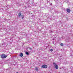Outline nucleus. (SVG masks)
Here are the masks:
<instances>
[{
    "label": "nucleus",
    "instance_id": "nucleus-1",
    "mask_svg": "<svg viewBox=\"0 0 73 73\" xmlns=\"http://www.w3.org/2000/svg\"><path fill=\"white\" fill-rule=\"evenodd\" d=\"M7 56L8 55H5L4 54H3L1 56V58H5L7 57Z\"/></svg>",
    "mask_w": 73,
    "mask_h": 73
},
{
    "label": "nucleus",
    "instance_id": "nucleus-2",
    "mask_svg": "<svg viewBox=\"0 0 73 73\" xmlns=\"http://www.w3.org/2000/svg\"><path fill=\"white\" fill-rule=\"evenodd\" d=\"M42 68H48V66L46 65H44L42 66Z\"/></svg>",
    "mask_w": 73,
    "mask_h": 73
},
{
    "label": "nucleus",
    "instance_id": "nucleus-3",
    "mask_svg": "<svg viewBox=\"0 0 73 73\" xmlns=\"http://www.w3.org/2000/svg\"><path fill=\"white\" fill-rule=\"evenodd\" d=\"M66 11L68 13H70V10L69 9H67Z\"/></svg>",
    "mask_w": 73,
    "mask_h": 73
},
{
    "label": "nucleus",
    "instance_id": "nucleus-4",
    "mask_svg": "<svg viewBox=\"0 0 73 73\" xmlns=\"http://www.w3.org/2000/svg\"><path fill=\"white\" fill-rule=\"evenodd\" d=\"M55 67L56 69H58V65L56 66H55Z\"/></svg>",
    "mask_w": 73,
    "mask_h": 73
},
{
    "label": "nucleus",
    "instance_id": "nucleus-5",
    "mask_svg": "<svg viewBox=\"0 0 73 73\" xmlns=\"http://www.w3.org/2000/svg\"><path fill=\"white\" fill-rule=\"evenodd\" d=\"M20 57H23V54L22 53L20 54Z\"/></svg>",
    "mask_w": 73,
    "mask_h": 73
},
{
    "label": "nucleus",
    "instance_id": "nucleus-6",
    "mask_svg": "<svg viewBox=\"0 0 73 73\" xmlns=\"http://www.w3.org/2000/svg\"><path fill=\"white\" fill-rule=\"evenodd\" d=\"M21 13H20L18 14V16L19 17H20L21 16Z\"/></svg>",
    "mask_w": 73,
    "mask_h": 73
},
{
    "label": "nucleus",
    "instance_id": "nucleus-7",
    "mask_svg": "<svg viewBox=\"0 0 73 73\" xmlns=\"http://www.w3.org/2000/svg\"><path fill=\"white\" fill-rule=\"evenodd\" d=\"M53 65H54V66H56L57 65V64H56V62H53Z\"/></svg>",
    "mask_w": 73,
    "mask_h": 73
},
{
    "label": "nucleus",
    "instance_id": "nucleus-8",
    "mask_svg": "<svg viewBox=\"0 0 73 73\" xmlns=\"http://www.w3.org/2000/svg\"><path fill=\"white\" fill-rule=\"evenodd\" d=\"M35 70H36L37 71H38V68H37L36 67L35 68Z\"/></svg>",
    "mask_w": 73,
    "mask_h": 73
},
{
    "label": "nucleus",
    "instance_id": "nucleus-9",
    "mask_svg": "<svg viewBox=\"0 0 73 73\" xmlns=\"http://www.w3.org/2000/svg\"><path fill=\"white\" fill-rule=\"evenodd\" d=\"M21 17L22 19H24V16L23 15H21Z\"/></svg>",
    "mask_w": 73,
    "mask_h": 73
},
{
    "label": "nucleus",
    "instance_id": "nucleus-10",
    "mask_svg": "<svg viewBox=\"0 0 73 73\" xmlns=\"http://www.w3.org/2000/svg\"><path fill=\"white\" fill-rule=\"evenodd\" d=\"M26 54H27V55H29V53L28 52H26Z\"/></svg>",
    "mask_w": 73,
    "mask_h": 73
},
{
    "label": "nucleus",
    "instance_id": "nucleus-11",
    "mask_svg": "<svg viewBox=\"0 0 73 73\" xmlns=\"http://www.w3.org/2000/svg\"><path fill=\"white\" fill-rule=\"evenodd\" d=\"M60 45H61V46H63V43H61L60 44Z\"/></svg>",
    "mask_w": 73,
    "mask_h": 73
},
{
    "label": "nucleus",
    "instance_id": "nucleus-12",
    "mask_svg": "<svg viewBox=\"0 0 73 73\" xmlns=\"http://www.w3.org/2000/svg\"><path fill=\"white\" fill-rule=\"evenodd\" d=\"M53 50V49H51L50 50V51H51V52H52Z\"/></svg>",
    "mask_w": 73,
    "mask_h": 73
},
{
    "label": "nucleus",
    "instance_id": "nucleus-13",
    "mask_svg": "<svg viewBox=\"0 0 73 73\" xmlns=\"http://www.w3.org/2000/svg\"><path fill=\"white\" fill-rule=\"evenodd\" d=\"M50 5H52V3H50Z\"/></svg>",
    "mask_w": 73,
    "mask_h": 73
},
{
    "label": "nucleus",
    "instance_id": "nucleus-14",
    "mask_svg": "<svg viewBox=\"0 0 73 73\" xmlns=\"http://www.w3.org/2000/svg\"><path fill=\"white\" fill-rule=\"evenodd\" d=\"M2 45H3V44H2Z\"/></svg>",
    "mask_w": 73,
    "mask_h": 73
}]
</instances>
